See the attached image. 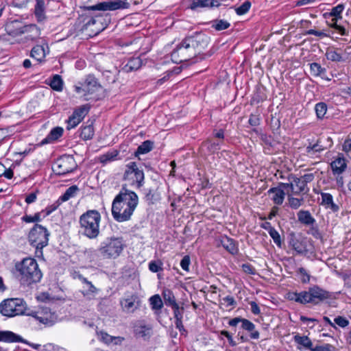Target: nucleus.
<instances>
[{
	"mask_svg": "<svg viewBox=\"0 0 351 351\" xmlns=\"http://www.w3.org/2000/svg\"><path fill=\"white\" fill-rule=\"evenodd\" d=\"M208 43L209 38L202 32L186 36L171 52V60L176 64L186 62L200 54L207 47Z\"/></svg>",
	"mask_w": 351,
	"mask_h": 351,
	"instance_id": "nucleus-1",
	"label": "nucleus"
},
{
	"mask_svg": "<svg viewBox=\"0 0 351 351\" xmlns=\"http://www.w3.org/2000/svg\"><path fill=\"white\" fill-rule=\"evenodd\" d=\"M138 202L136 193L123 186L112 204V215L115 221L123 222L130 219Z\"/></svg>",
	"mask_w": 351,
	"mask_h": 351,
	"instance_id": "nucleus-2",
	"label": "nucleus"
},
{
	"mask_svg": "<svg viewBox=\"0 0 351 351\" xmlns=\"http://www.w3.org/2000/svg\"><path fill=\"white\" fill-rule=\"evenodd\" d=\"M101 220L100 213L95 209L88 210L79 217V232L83 236L95 239L99 235Z\"/></svg>",
	"mask_w": 351,
	"mask_h": 351,
	"instance_id": "nucleus-3",
	"label": "nucleus"
},
{
	"mask_svg": "<svg viewBox=\"0 0 351 351\" xmlns=\"http://www.w3.org/2000/svg\"><path fill=\"white\" fill-rule=\"evenodd\" d=\"M330 298V293L318 286H313L307 291H303L300 293L292 292L288 293V298L289 300L302 304H317Z\"/></svg>",
	"mask_w": 351,
	"mask_h": 351,
	"instance_id": "nucleus-4",
	"label": "nucleus"
},
{
	"mask_svg": "<svg viewBox=\"0 0 351 351\" xmlns=\"http://www.w3.org/2000/svg\"><path fill=\"white\" fill-rule=\"evenodd\" d=\"M16 269L20 273V280L23 285H30L38 282L43 276L36 261L32 258H24L16 265Z\"/></svg>",
	"mask_w": 351,
	"mask_h": 351,
	"instance_id": "nucleus-5",
	"label": "nucleus"
},
{
	"mask_svg": "<svg viewBox=\"0 0 351 351\" xmlns=\"http://www.w3.org/2000/svg\"><path fill=\"white\" fill-rule=\"evenodd\" d=\"M49 235L47 229L40 224L36 223L30 230L28 241L30 245L36 248L35 255L36 257H43V249L48 245Z\"/></svg>",
	"mask_w": 351,
	"mask_h": 351,
	"instance_id": "nucleus-6",
	"label": "nucleus"
},
{
	"mask_svg": "<svg viewBox=\"0 0 351 351\" xmlns=\"http://www.w3.org/2000/svg\"><path fill=\"white\" fill-rule=\"evenodd\" d=\"M125 247L122 237H108L101 243L97 251L104 258H116Z\"/></svg>",
	"mask_w": 351,
	"mask_h": 351,
	"instance_id": "nucleus-7",
	"label": "nucleus"
},
{
	"mask_svg": "<svg viewBox=\"0 0 351 351\" xmlns=\"http://www.w3.org/2000/svg\"><path fill=\"white\" fill-rule=\"evenodd\" d=\"M101 88V84L93 75H88L83 82H80L74 86L75 91L81 94L86 101L97 100L98 98L95 93Z\"/></svg>",
	"mask_w": 351,
	"mask_h": 351,
	"instance_id": "nucleus-8",
	"label": "nucleus"
},
{
	"mask_svg": "<svg viewBox=\"0 0 351 351\" xmlns=\"http://www.w3.org/2000/svg\"><path fill=\"white\" fill-rule=\"evenodd\" d=\"M26 302L22 298H8L0 303V313L8 317H13L28 313Z\"/></svg>",
	"mask_w": 351,
	"mask_h": 351,
	"instance_id": "nucleus-9",
	"label": "nucleus"
},
{
	"mask_svg": "<svg viewBox=\"0 0 351 351\" xmlns=\"http://www.w3.org/2000/svg\"><path fill=\"white\" fill-rule=\"evenodd\" d=\"M123 180L136 189L141 188L144 184L145 175L135 162H130L125 166Z\"/></svg>",
	"mask_w": 351,
	"mask_h": 351,
	"instance_id": "nucleus-10",
	"label": "nucleus"
},
{
	"mask_svg": "<svg viewBox=\"0 0 351 351\" xmlns=\"http://www.w3.org/2000/svg\"><path fill=\"white\" fill-rule=\"evenodd\" d=\"M75 167L76 165L72 156H63L56 160L52 169L56 174L63 176L73 172Z\"/></svg>",
	"mask_w": 351,
	"mask_h": 351,
	"instance_id": "nucleus-11",
	"label": "nucleus"
},
{
	"mask_svg": "<svg viewBox=\"0 0 351 351\" xmlns=\"http://www.w3.org/2000/svg\"><path fill=\"white\" fill-rule=\"evenodd\" d=\"M130 8L129 2H121V0H113L108 1H102L94 5L85 6L86 10H101V11H114L117 10H125Z\"/></svg>",
	"mask_w": 351,
	"mask_h": 351,
	"instance_id": "nucleus-12",
	"label": "nucleus"
},
{
	"mask_svg": "<svg viewBox=\"0 0 351 351\" xmlns=\"http://www.w3.org/2000/svg\"><path fill=\"white\" fill-rule=\"evenodd\" d=\"M27 315L34 317L40 323L52 326L55 324L57 319V316L54 313H52L49 308H43L40 311H31L27 313Z\"/></svg>",
	"mask_w": 351,
	"mask_h": 351,
	"instance_id": "nucleus-13",
	"label": "nucleus"
},
{
	"mask_svg": "<svg viewBox=\"0 0 351 351\" xmlns=\"http://www.w3.org/2000/svg\"><path fill=\"white\" fill-rule=\"evenodd\" d=\"M90 109V106L89 104H84L75 108L66 121V129L71 130L75 128L88 113Z\"/></svg>",
	"mask_w": 351,
	"mask_h": 351,
	"instance_id": "nucleus-14",
	"label": "nucleus"
},
{
	"mask_svg": "<svg viewBox=\"0 0 351 351\" xmlns=\"http://www.w3.org/2000/svg\"><path fill=\"white\" fill-rule=\"evenodd\" d=\"M29 30H33L34 35L38 34V30L34 26L21 25V23L18 21H12L5 26V31L8 34L14 37L27 33Z\"/></svg>",
	"mask_w": 351,
	"mask_h": 351,
	"instance_id": "nucleus-15",
	"label": "nucleus"
},
{
	"mask_svg": "<svg viewBox=\"0 0 351 351\" xmlns=\"http://www.w3.org/2000/svg\"><path fill=\"white\" fill-rule=\"evenodd\" d=\"M289 180V182L288 183H280V186L285 189L290 191L291 194L299 195L301 193H307L308 191V188L305 187L300 178L292 177Z\"/></svg>",
	"mask_w": 351,
	"mask_h": 351,
	"instance_id": "nucleus-16",
	"label": "nucleus"
},
{
	"mask_svg": "<svg viewBox=\"0 0 351 351\" xmlns=\"http://www.w3.org/2000/svg\"><path fill=\"white\" fill-rule=\"evenodd\" d=\"M102 16L97 15L95 17L90 18L84 25L83 29L88 31V36L93 37L97 36L105 27L102 25Z\"/></svg>",
	"mask_w": 351,
	"mask_h": 351,
	"instance_id": "nucleus-17",
	"label": "nucleus"
},
{
	"mask_svg": "<svg viewBox=\"0 0 351 351\" xmlns=\"http://www.w3.org/2000/svg\"><path fill=\"white\" fill-rule=\"evenodd\" d=\"M120 304L123 311L130 313L139 308L141 300L136 295H132L121 300Z\"/></svg>",
	"mask_w": 351,
	"mask_h": 351,
	"instance_id": "nucleus-18",
	"label": "nucleus"
},
{
	"mask_svg": "<svg viewBox=\"0 0 351 351\" xmlns=\"http://www.w3.org/2000/svg\"><path fill=\"white\" fill-rule=\"evenodd\" d=\"M143 195V199L149 206L156 204L160 199V194L158 191V186L144 189Z\"/></svg>",
	"mask_w": 351,
	"mask_h": 351,
	"instance_id": "nucleus-19",
	"label": "nucleus"
},
{
	"mask_svg": "<svg viewBox=\"0 0 351 351\" xmlns=\"http://www.w3.org/2000/svg\"><path fill=\"white\" fill-rule=\"evenodd\" d=\"M222 0H192L189 8L192 10H198L202 8L219 7Z\"/></svg>",
	"mask_w": 351,
	"mask_h": 351,
	"instance_id": "nucleus-20",
	"label": "nucleus"
},
{
	"mask_svg": "<svg viewBox=\"0 0 351 351\" xmlns=\"http://www.w3.org/2000/svg\"><path fill=\"white\" fill-rule=\"evenodd\" d=\"M63 132V128L61 127H56L53 128L48 135L40 141L38 145L43 146L44 145L55 142L62 136Z\"/></svg>",
	"mask_w": 351,
	"mask_h": 351,
	"instance_id": "nucleus-21",
	"label": "nucleus"
},
{
	"mask_svg": "<svg viewBox=\"0 0 351 351\" xmlns=\"http://www.w3.org/2000/svg\"><path fill=\"white\" fill-rule=\"evenodd\" d=\"M285 189L280 185L278 188H271L268 191L269 195H272L271 199L274 204L280 205L283 203L285 196ZM286 190L287 192L289 191L288 189Z\"/></svg>",
	"mask_w": 351,
	"mask_h": 351,
	"instance_id": "nucleus-22",
	"label": "nucleus"
},
{
	"mask_svg": "<svg viewBox=\"0 0 351 351\" xmlns=\"http://www.w3.org/2000/svg\"><path fill=\"white\" fill-rule=\"evenodd\" d=\"M0 341L7 343L25 342L20 335L9 330L0 331Z\"/></svg>",
	"mask_w": 351,
	"mask_h": 351,
	"instance_id": "nucleus-23",
	"label": "nucleus"
},
{
	"mask_svg": "<svg viewBox=\"0 0 351 351\" xmlns=\"http://www.w3.org/2000/svg\"><path fill=\"white\" fill-rule=\"evenodd\" d=\"M322 204L327 209H330L333 212L339 210V207L334 203L331 194L328 193H322Z\"/></svg>",
	"mask_w": 351,
	"mask_h": 351,
	"instance_id": "nucleus-24",
	"label": "nucleus"
},
{
	"mask_svg": "<svg viewBox=\"0 0 351 351\" xmlns=\"http://www.w3.org/2000/svg\"><path fill=\"white\" fill-rule=\"evenodd\" d=\"M34 6V14L38 23L43 22L46 19L45 4L44 0H36Z\"/></svg>",
	"mask_w": 351,
	"mask_h": 351,
	"instance_id": "nucleus-25",
	"label": "nucleus"
},
{
	"mask_svg": "<svg viewBox=\"0 0 351 351\" xmlns=\"http://www.w3.org/2000/svg\"><path fill=\"white\" fill-rule=\"evenodd\" d=\"M80 137L84 140L87 141L92 139L95 134L94 127L93 123L84 125H82L79 130Z\"/></svg>",
	"mask_w": 351,
	"mask_h": 351,
	"instance_id": "nucleus-26",
	"label": "nucleus"
},
{
	"mask_svg": "<svg viewBox=\"0 0 351 351\" xmlns=\"http://www.w3.org/2000/svg\"><path fill=\"white\" fill-rule=\"evenodd\" d=\"M331 168L334 174L340 175L346 169L347 164L343 158H337L331 162Z\"/></svg>",
	"mask_w": 351,
	"mask_h": 351,
	"instance_id": "nucleus-27",
	"label": "nucleus"
},
{
	"mask_svg": "<svg viewBox=\"0 0 351 351\" xmlns=\"http://www.w3.org/2000/svg\"><path fill=\"white\" fill-rule=\"evenodd\" d=\"M243 329L250 332L249 337L253 339L259 338V332L256 330L255 325L250 321L243 319Z\"/></svg>",
	"mask_w": 351,
	"mask_h": 351,
	"instance_id": "nucleus-28",
	"label": "nucleus"
},
{
	"mask_svg": "<svg viewBox=\"0 0 351 351\" xmlns=\"http://www.w3.org/2000/svg\"><path fill=\"white\" fill-rule=\"evenodd\" d=\"M221 244L222 246L232 254H236L238 252V247L234 241L227 237H223L221 240Z\"/></svg>",
	"mask_w": 351,
	"mask_h": 351,
	"instance_id": "nucleus-29",
	"label": "nucleus"
},
{
	"mask_svg": "<svg viewBox=\"0 0 351 351\" xmlns=\"http://www.w3.org/2000/svg\"><path fill=\"white\" fill-rule=\"evenodd\" d=\"M162 295L166 306L171 307L178 304L175 295L171 290L169 289H165L162 291Z\"/></svg>",
	"mask_w": 351,
	"mask_h": 351,
	"instance_id": "nucleus-30",
	"label": "nucleus"
},
{
	"mask_svg": "<svg viewBox=\"0 0 351 351\" xmlns=\"http://www.w3.org/2000/svg\"><path fill=\"white\" fill-rule=\"evenodd\" d=\"M30 56L38 62H41L45 57V49L43 45H36L31 51Z\"/></svg>",
	"mask_w": 351,
	"mask_h": 351,
	"instance_id": "nucleus-31",
	"label": "nucleus"
},
{
	"mask_svg": "<svg viewBox=\"0 0 351 351\" xmlns=\"http://www.w3.org/2000/svg\"><path fill=\"white\" fill-rule=\"evenodd\" d=\"M209 24L211 28L217 32L225 30L230 26V23L224 19H215L211 21Z\"/></svg>",
	"mask_w": 351,
	"mask_h": 351,
	"instance_id": "nucleus-32",
	"label": "nucleus"
},
{
	"mask_svg": "<svg viewBox=\"0 0 351 351\" xmlns=\"http://www.w3.org/2000/svg\"><path fill=\"white\" fill-rule=\"evenodd\" d=\"M299 221L305 225H313L315 220L307 210H300L298 213Z\"/></svg>",
	"mask_w": 351,
	"mask_h": 351,
	"instance_id": "nucleus-33",
	"label": "nucleus"
},
{
	"mask_svg": "<svg viewBox=\"0 0 351 351\" xmlns=\"http://www.w3.org/2000/svg\"><path fill=\"white\" fill-rule=\"evenodd\" d=\"M142 66V60L140 58H132L129 60L124 66L126 72H131L138 69Z\"/></svg>",
	"mask_w": 351,
	"mask_h": 351,
	"instance_id": "nucleus-34",
	"label": "nucleus"
},
{
	"mask_svg": "<svg viewBox=\"0 0 351 351\" xmlns=\"http://www.w3.org/2000/svg\"><path fill=\"white\" fill-rule=\"evenodd\" d=\"M154 147V142L151 141L149 140H147L142 143L141 145H140L136 151L135 152L134 154L136 156H138L140 154H145L150 151L152 150Z\"/></svg>",
	"mask_w": 351,
	"mask_h": 351,
	"instance_id": "nucleus-35",
	"label": "nucleus"
},
{
	"mask_svg": "<svg viewBox=\"0 0 351 351\" xmlns=\"http://www.w3.org/2000/svg\"><path fill=\"white\" fill-rule=\"evenodd\" d=\"M83 289L81 292L84 297L88 298H91L95 296L98 291V289L89 280L84 285Z\"/></svg>",
	"mask_w": 351,
	"mask_h": 351,
	"instance_id": "nucleus-36",
	"label": "nucleus"
},
{
	"mask_svg": "<svg viewBox=\"0 0 351 351\" xmlns=\"http://www.w3.org/2000/svg\"><path fill=\"white\" fill-rule=\"evenodd\" d=\"M311 74L313 76H320L322 78L325 77L326 69L322 68L318 63L313 62L310 64Z\"/></svg>",
	"mask_w": 351,
	"mask_h": 351,
	"instance_id": "nucleus-37",
	"label": "nucleus"
},
{
	"mask_svg": "<svg viewBox=\"0 0 351 351\" xmlns=\"http://www.w3.org/2000/svg\"><path fill=\"white\" fill-rule=\"evenodd\" d=\"M49 86L56 91H61L63 88V81L60 75L56 74L50 81Z\"/></svg>",
	"mask_w": 351,
	"mask_h": 351,
	"instance_id": "nucleus-38",
	"label": "nucleus"
},
{
	"mask_svg": "<svg viewBox=\"0 0 351 351\" xmlns=\"http://www.w3.org/2000/svg\"><path fill=\"white\" fill-rule=\"evenodd\" d=\"M78 191V187L76 185H73L66 190L64 193L60 197L59 200L61 202H66L75 197Z\"/></svg>",
	"mask_w": 351,
	"mask_h": 351,
	"instance_id": "nucleus-39",
	"label": "nucleus"
},
{
	"mask_svg": "<svg viewBox=\"0 0 351 351\" xmlns=\"http://www.w3.org/2000/svg\"><path fill=\"white\" fill-rule=\"evenodd\" d=\"M294 340L297 343L304 346L306 348L310 349L311 350L313 349V343L307 336L295 335L294 337Z\"/></svg>",
	"mask_w": 351,
	"mask_h": 351,
	"instance_id": "nucleus-40",
	"label": "nucleus"
},
{
	"mask_svg": "<svg viewBox=\"0 0 351 351\" xmlns=\"http://www.w3.org/2000/svg\"><path fill=\"white\" fill-rule=\"evenodd\" d=\"M293 195L291 193L287 192L289 204L291 208L298 209L303 204L304 199L293 197Z\"/></svg>",
	"mask_w": 351,
	"mask_h": 351,
	"instance_id": "nucleus-41",
	"label": "nucleus"
},
{
	"mask_svg": "<svg viewBox=\"0 0 351 351\" xmlns=\"http://www.w3.org/2000/svg\"><path fill=\"white\" fill-rule=\"evenodd\" d=\"M150 305L153 310H160L163 306V302L160 296L158 294L149 298Z\"/></svg>",
	"mask_w": 351,
	"mask_h": 351,
	"instance_id": "nucleus-42",
	"label": "nucleus"
},
{
	"mask_svg": "<svg viewBox=\"0 0 351 351\" xmlns=\"http://www.w3.org/2000/svg\"><path fill=\"white\" fill-rule=\"evenodd\" d=\"M118 154L119 152L117 150L108 152L100 156V162L101 163H107L108 162L113 161L117 158Z\"/></svg>",
	"mask_w": 351,
	"mask_h": 351,
	"instance_id": "nucleus-43",
	"label": "nucleus"
},
{
	"mask_svg": "<svg viewBox=\"0 0 351 351\" xmlns=\"http://www.w3.org/2000/svg\"><path fill=\"white\" fill-rule=\"evenodd\" d=\"M315 110L317 117L319 119H322L324 117V115L326 113L327 106L324 103H318L315 105Z\"/></svg>",
	"mask_w": 351,
	"mask_h": 351,
	"instance_id": "nucleus-44",
	"label": "nucleus"
},
{
	"mask_svg": "<svg viewBox=\"0 0 351 351\" xmlns=\"http://www.w3.org/2000/svg\"><path fill=\"white\" fill-rule=\"evenodd\" d=\"M42 220L41 213H36L34 216L25 215L22 217V221L26 223L39 222Z\"/></svg>",
	"mask_w": 351,
	"mask_h": 351,
	"instance_id": "nucleus-45",
	"label": "nucleus"
},
{
	"mask_svg": "<svg viewBox=\"0 0 351 351\" xmlns=\"http://www.w3.org/2000/svg\"><path fill=\"white\" fill-rule=\"evenodd\" d=\"M339 19V18L334 17L332 19L331 23H330V26L337 29L341 35L346 36L347 35V32L346 29L343 27L337 25V21Z\"/></svg>",
	"mask_w": 351,
	"mask_h": 351,
	"instance_id": "nucleus-46",
	"label": "nucleus"
},
{
	"mask_svg": "<svg viewBox=\"0 0 351 351\" xmlns=\"http://www.w3.org/2000/svg\"><path fill=\"white\" fill-rule=\"evenodd\" d=\"M326 58L334 62H339L341 60V56L334 50L327 51L326 53Z\"/></svg>",
	"mask_w": 351,
	"mask_h": 351,
	"instance_id": "nucleus-47",
	"label": "nucleus"
},
{
	"mask_svg": "<svg viewBox=\"0 0 351 351\" xmlns=\"http://www.w3.org/2000/svg\"><path fill=\"white\" fill-rule=\"evenodd\" d=\"M173 311V317L175 319H183L184 308L180 307L178 304L171 307Z\"/></svg>",
	"mask_w": 351,
	"mask_h": 351,
	"instance_id": "nucleus-48",
	"label": "nucleus"
},
{
	"mask_svg": "<svg viewBox=\"0 0 351 351\" xmlns=\"http://www.w3.org/2000/svg\"><path fill=\"white\" fill-rule=\"evenodd\" d=\"M344 9V5L343 4H339L338 5L334 7L331 12H330V16H334L335 18L341 19V13Z\"/></svg>",
	"mask_w": 351,
	"mask_h": 351,
	"instance_id": "nucleus-49",
	"label": "nucleus"
},
{
	"mask_svg": "<svg viewBox=\"0 0 351 351\" xmlns=\"http://www.w3.org/2000/svg\"><path fill=\"white\" fill-rule=\"evenodd\" d=\"M269 234L270 237L273 239L274 243L279 247L281 245V239L280 236L278 233V232L274 228H270L269 230Z\"/></svg>",
	"mask_w": 351,
	"mask_h": 351,
	"instance_id": "nucleus-50",
	"label": "nucleus"
},
{
	"mask_svg": "<svg viewBox=\"0 0 351 351\" xmlns=\"http://www.w3.org/2000/svg\"><path fill=\"white\" fill-rule=\"evenodd\" d=\"M301 281L303 283H307L310 281V275L307 273L305 269L300 267L298 270Z\"/></svg>",
	"mask_w": 351,
	"mask_h": 351,
	"instance_id": "nucleus-51",
	"label": "nucleus"
},
{
	"mask_svg": "<svg viewBox=\"0 0 351 351\" xmlns=\"http://www.w3.org/2000/svg\"><path fill=\"white\" fill-rule=\"evenodd\" d=\"M324 147L319 144V141L317 142V143L314 144L313 145H309L306 147V151L308 154H311L314 152H319L322 150H324Z\"/></svg>",
	"mask_w": 351,
	"mask_h": 351,
	"instance_id": "nucleus-52",
	"label": "nucleus"
},
{
	"mask_svg": "<svg viewBox=\"0 0 351 351\" xmlns=\"http://www.w3.org/2000/svg\"><path fill=\"white\" fill-rule=\"evenodd\" d=\"M149 269L151 271L156 273L160 271H162V263H158L156 261H151L149 263Z\"/></svg>",
	"mask_w": 351,
	"mask_h": 351,
	"instance_id": "nucleus-53",
	"label": "nucleus"
},
{
	"mask_svg": "<svg viewBox=\"0 0 351 351\" xmlns=\"http://www.w3.org/2000/svg\"><path fill=\"white\" fill-rule=\"evenodd\" d=\"M191 263L190 256L189 255L184 256L180 261V267L186 271H189V265Z\"/></svg>",
	"mask_w": 351,
	"mask_h": 351,
	"instance_id": "nucleus-54",
	"label": "nucleus"
},
{
	"mask_svg": "<svg viewBox=\"0 0 351 351\" xmlns=\"http://www.w3.org/2000/svg\"><path fill=\"white\" fill-rule=\"evenodd\" d=\"M300 178L302 181L305 187H307V184L311 182L314 180L315 175L313 173H306L304 176H301Z\"/></svg>",
	"mask_w": 351,
	"mask_h": 351,
	"instance_id": "nucleus-55",
	"label": "nucleus"
},
{
	"mask_svg": "<svg viewBox=\"0 0 351 351\" xmlns=\"http://www.w3.org/2000/svg\"><path fill=\"white\" fill-rule=\"evenodd\" d=\"M221 141L206 143V145H208V149L212 152H215L221 149Z\"/></svg>",
	"mask_w": 351,
	"mask_h": 351,
	"instance_id": "nucleus-56",
	"label": "nucleus"
},
{
	"mask_svg": "<svg viewBox=\"0 0 351 351\" xmlns=\"http://www.w3.org/2000/svg\"><path fill=\"white\" fill-rule=\"evenodd\" d=\"M334 322L335 324L342 328H344L349 324V321L346 318L341 316L337 317Z\"/></svg>",
	"mask_w": 351,
	"mask_h": 351,
	"instance_id": "nucleus-57",
	"label": "nucleus"
},
{
	"mask_svg": "<svg viewBox=\"0 0 351 351\" xmlns=\"http://www.w3.org/2000/svg\"><path fill=\"white\" fill-rule=\"evenodd\" d=\"M25 26H34L36 29L38 30V34L37 35H34V32L32 30H29L27 32V34H28V39H30L32 40H34V39L37 38L39 37V36L40 35V28L38 27V26L35 24H29V25H26Z\"/></svg>",
	"mask_w": 351,
	"mask_h": 351,
	"instance_id": "nucleus-58",
	"label": "nucleus"
},
{
	"mask_svg": "<svg viewBox=\"0 0 351 351\" xmlns=\"http://www.w3.org/2000/svg\"><path fill=\"white\" fill-rule=\"evenodd\" d=\"M334 347L330 344H325L324 346H317L315 348H313L311 351H332Z\"/></svg>",
	"mask_w": 351,
	"mask_h": 351,
	"instance_id": "nucleus-59",
	"label": "nucleus"
},
{
	"mask_svg": "<svg viewBox=\"0 0 351 351\" xmlns=\"http://www.w3.org/2000/svg\"><path fill=\"white\" fill-rule=\"evenodd\" d=\"M221 335L228 339V343L231 346H235L237 344V343L232 339V337L229 332L223 330L221 331Z\"/></svg>",
	"mask_w": 351,
	"mask_h": 351,
	"instance_id": "nucleus-60",
	"label": "nucleus"
},
{
	"mask_svg": "<svg viewBox=\"0 0 351 351\" xmlns=\"http://www.w3.org/2000/svg\"><path fill=\"white\" fill-rule=\"evenodd\" d=\"M306 34L308 35H314L320 38L328 36V35L325 32L322 31H317L315 29H309L306 32Z\"/></svg>",
	"mask_w": 351,
	"mask_h": 351,
	"instance_id": "nucleus-61",
	"label": "nucleus"
},
{
	"mask_svg": "<svg viewBox=\"0 0 351 351\" xmlns=\"http://www.w3.org/2000/svg\"><path fill=\"white\" fill-rule=\"evenodd\" d=\"M175 325L176 328L178 329L182 334L186 332V330L182 324V319H175Z\"/></svg>",
	"mask_w": 351,
	"mask_h": 351,
	"instance_id": "nucleus-62",
	"label": "nucleus"
},
{
	"mask_svg": "<svg viewBox=\"0 0 351 351\" xmlns=\"http://www.w3.org/2000/svg\"><path fill=\"white\" fill-rule=\"evenodd\" d=\"M101 339L102 341L108 344L113 342V337L106 333V332H101Z\"/></svg>",
	"mask_w": 351,
	"mask_h": 351,
	"instance_id": "nucleus-63",
	"label": "nucleus"
},
{
	"mask_svg": "<svg viewBox=\"0 0 351 351\" xmlns=\"http://www.w3.org/2000/svg\"><path fill=\"white\" fill-rule=\"evenodd\" d=\"M343 150L346 152L351 151V138H349L344 141Z\"/></svg>",
	"mask_w": 351,
	"mask_h": 351,
	"instance_id": "nucleus-64",
	"label": "nucleus"
}]
</instances>
